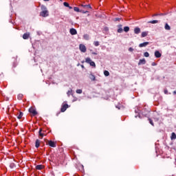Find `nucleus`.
Masks as SVG:
<instances>
[{
  "mask_svg": "<svg viewBox=\"0 0 176 176\" xmlns=\"http://www.w3.org/2000/svg\"><path fill=\"white\" fill-rule=\"evenodd\" d=\"M41 10L42 12H40V16H41V17H47V16H49V11L46 6L44 5L41 6Z\"/></svg>",
  "mask_w": 176,
  "mask_h": 176,
  "instance_id": "1",
  "label": "nucleus"
},
{
  "mask_svg": "<svg viewBox=\"0 0 176 176\" xmlns=\"http://www.w3.org/2000/svg\"><path fill=\"white\" fill-rule=\"evenodd\" d=\"M85 63H87V64H89L91 65V67H94V68H96V63H94V61L91 60V58H87L85 59Z\"/></svg>",
  "mask_w": 176,
  "mask_h": 176,
  "instance_id": "2",
  "label": "nucleus"
},
{
  "mask_svg": "<svg viewBox=\"0 0 176 176\" xmlns=\"http://www.w3.org/2000/svg\"><path fill=\"white\" fill-rule=\"evenodd\" d=\"M79 49L82 53H86V46L83 44H80Z\"/></svg>",
  "mask_w": 176,
  "mask_h": 176,
  "instance_id": "3",
  "label": "nucleus"
},
{
  "mask_svg": "<svg viewBox=\"0 0 176 176\" xmlns=\"http://www.w3.org/2000/svg\"><path fill=\"white\" fill-rule=\"evenodd\" d=\"M118 27V30L117 32H118V34H122V32H123V25L120 24L117 25Z\"/></svg>",
  "mask_w": 176,
  "mask_h": 176,
  "instance_id": "4",
  "label": "nucleus"
},
{
  "mask_svg": "<svg viewBox=\"0 0 176 176\" xmlns=\"http://www.w3.org/2000/svg\"><path fill=\"white\" fill-rule=\"evenodd\" d=\"M88 78H90V80H91V82H96V76H94V74H93V73H90L88 76Z\"/></svg>",
  "mask_w": 176,
  "mask_h": 176,
  "instance_id": "5",
  "label": "nucleus"
},
{
  "mask_svg": "<svg viewBox=\"0 0 176 176\" xmlns=\"http://www.w3.org/2000/svg\"><path fill=\"white\" fill-rule=\"evenodd\" d=\"M29 112L32 113L34 116L38 115V112H36V110H35L34 108L29 109Z\"/></svg>",
  "mask_w": 176,
  "mask_h": 176,
  "instance_id": "6",
  "label": "nucleus"
},
{
  "mask_svg": "<svg viewBox=\"0 0 176 176\" xmlns=\"http://www.w3.org/2000/svg\"><path fill=\"white\" fill-rule=\"evenodd\" d=\"M67 108H68V104H63L60 109L61 112H65Z\"/></svg>",
  "mask_w": 176,
  "mask_h": 176,
  "instance_id": "7",
  "label": "nucleus"
},
{
  "mask_svg": "<svg viewBox=\"0 0 176 176\" xmlns=\"http://www.w3.org/2000/svg\"><path fill=\"white\" fill-rule=\"evenodd\" d=\"M69 33L71 34V35H76V34H78V32L76 30L75 28H71L69 30Z\"/></svg>",
  "mask_w": 176,
  "mask_h": 176,
  "instance_id": "8",
  "label": "nucleus"
},
{
  "mask_svg": "<svg viewBox=\"0 0 176 176\" xmlns=\"http://www.w3.org/2000/svg\"><path fill=\"white\" fill-rule=\"evenodd\" d=\"M148 45H149V42H144V43H140L139 45V47H146V46H148Z\"/></svg>",
  "mask_w": 176,
  "mask_h": 176,
  "instance_id": "9",
  "label": "nucleus"
},
{
  "mask_svg": "<svg viewBox=\"0 0 176 176\" xmlns=\"http://www.w3.org/2000/svg\"><path fill=\"white\" fill-rule=\"evenodd\" d=\"M48 145L52 146V148H56V143L52 140L48 141Z\"/></svg>",
  "mask_w": 176,
  "mask_h": 176,
  "instance_id": "10",
  "label": "nucleus"
},
{
  "mask_svg": "<svg viewBox=\"0 0 176 176\" xmlns=\"http://www.w3.org/2000/svg\"><path fill=\"white\" fill-rule=\"evenodd\" d=\"M155 56L156 57V58H160V57H162V54L159 51H155Z\"/></svg>",
  "mask_w": 176,
  "mask_h": 176,
  "instance_id": "11",
  "label": "nucleus"
},
{
  "mask_svg": "<svg viewBox=\"0 0 176 176\" xmlns=\"http://www.w3.org/2000/svg\"><path fill=\"white\" fill-rule=\"evenodd\" d=\"M141 32V29L138 27L135 28L134 29V33L138 35Z\"/></svg>",
  "mask_w": 176,
  "mask_h": 176,
  "instance_id": "12",
  "label": "nucleus"
},
{
  "mask_svg": "<svg viewBox=\"0 0 176 176\" xmlns=\"http://www.w3.org/2000/svg\"><path fill=\"white\" fill-rule=\"evenodd\" d=\"M35 146L36 148H39V146H41V140H39L38 139L36 140Z\"/></svg>",
  "mask_w": 176,
  "mask_h": 176,
  "instance_id": "13",
  "label": "nucleus"
},
{
  "mask_svg": "<svg viewBox=\"0 0 176 176\" xmlns=\"http://www.w3.org/2000/svg\"><path fill=\"white\" fill-rule=\"evenodd\" d=\"M45 166L43 165H37L36 166V170H43Z\"/></svg>",
  "mask_w": 176,
  "mask_h": 176,
  "instance_id": "14",
  "label": "nucleus"
},
{
  "mask_svg": "<svg viewBox=\"0 0 176 176\" xmlns=\"http://www.w3.org/2000/svg\"><path fill=\"white\" fill-rule=\"evenodd\" d=\"M23 38L24 39H28V38H30V32L25 33V34L23 35Z\"/></svg>",
  "mask_w": 176,
  "mask_h": 176,
  "instance_id": "15",
  "label": "nucleus"
},
{
  "mask_svg": "<svg viewBox=\"0 0 176 176\" xmlns=\"http://www.w3.org/2000/svg\"><path fill=\"white\" fill-rule=\"evenodd\" d=\"M146 63V61L145 60V58H143V59H140L139 60V63H138V65H141V64H145Z\"/></svg>",
  "mask_w": 176,
  "mask_h": 176,
  "instance_id": "16",
  "label": "nucleus"
},
{
  "mask_svg": "<svg viewBox=\"0 0 176 176\" xmlns=\"http://www.w3.org/2000/svg\"><path fill=\"white\" fill-rule=\"evenodd\" d=\"M83 38L85 39V41H89V39H90V35L85 34L83 35Z\"/></svg>",
  "mask_w": 176,
  "mask_h": 176,
  "instance_id": "17",
  "label": "nucleus"
},
{
  "mask_svg": "<svg viewBox=\"0 0 176 176\" xmlns=\"http://www.w3.org/2000/svg\"><path fill=\"white\" fill-rule=\"evenodd\" d=\"M170 140H176V134L175 133L173 132L170 136Z\"/></svg>",
  "mask_w": 176,
  "mask_h": 176,
  "instance_id": "18",
  "label": "nucleus"
},
{
  "mask_svg": "<svg viewBox=\"0 0 176 176\" xmlns=\"http://www.w3.org/2000/svg\"><path fill=\"white\" fill-rule=\"evenodd\" d=\"M164 28H165V30H166L167 31H170V30H171V27H170L168 23H166V24H165Z\"/></svg>",
  "mask_w": 176,
  "mask_h": 176,
  "instance_id": "19",
  "label": "nucleus"
},
{
  "mask_svg": "<svg viewBox=\"0 0 176 176\" xmlns=\"http://www.w3.org/2000/svg\"><path fill=\"white\" fill-rule=\"evenodd\" d=\"M82 6L85 9H91V6L90 5H82Z\"/></svg>",
  "mask_w": 176,
  "mask_h": 176,
  "instance_id": "20",
  "label": "nucleus"
},
{
  "mask_svg": "<svg viewBox=\"0 0 176 176\" xmlns=\"http://www.w3.org/2000/svg\"><path fill=\"white\" fill-rule=\"evenodd\" d=\"M148 32H143L142 33V38H145V36H148Z\"/></svg>",
  "mask_w": 176,
  "mask_h": 176,
  "instance_id": "21",
  "label": "nucleus"
},
{
  "mask_svg": "<svg viewBox=\"0 0 176 176\" xmlns=\"http://www.w3.org/2000/svg\"><path fill=\"white\" fill-rule=\"evenodd\" d=\"M38 135L40 137H41V138H43V136L45 135L43 133H42V129H39V131H38Z\"/></svg>",
  "mask_w": 176,
  "mask_h": 176,
  "instance_id": "22",
  "label": "nucleus"
},
{
  "mask_svg": "<svg viewBox=\"0 0 176 176\" xmlns=\"http://www.w3.org/2000/svg\"><path fill=\"white\" fill-rule=\"evenodd\" d=\"M124 32H129V31H130V28L129 26L124 27Z\"/></svg>",
  "mask_w": 176,
  "mask_h": 176,
  "instance_id": "23",
  "label": "nucleus"
},
{
  "mask_svg": "<svg viewBox=\"0 0 176 176\" xmlns=\"http://www.w3.org/2000/svg\"><path fill=\"white\" fill-rule=\"evenodd\" d=\"M74 12H77L78 13L82 12V10H80L79 9V8H78V7H74Z\"/></svg>",
  "mask_w": 176,
  "mask_h": 176,
  "instance_id": "24",
  "label": "nucleus"
},
{
  "mask_svg": "<svg viewBox=\"0 0 176 176\" xmlns=\"http://www.w3.org/2000/svg\"><path fill=\"white\" fill-rule=\"evenodd\" d=\"M148 23H150L151 24H157V23H159V21L153 20V21H149Z\"/></svg>",
  "mask_w": 176,
  "mask_h": 176,
  "instance_id": "25",
  "label": "nucleus"
},
{
  "mask_svg": "<svg viewBox=\"0 0 176 176\" xmlns=\"http://www.w3.org/2000/svg\"><path fill=\"white\" fill-rule=\"evenodd\" d=\"M104 76H109V72H108L107 70H105L104 72Z\"/></svg>",
  "mask_w": 176,
  "mask_h": 176,
  "instance_id": "26",
  "label": "nucleus"
},
{
  "mask_svg": "<svg viewBox=\"0 0 176 176\" xmlns=\"http://www.w3.org/2000/svg\"><path fill=\"white\" fill-rule=\"evenodd\" d=\"M94 46H100V42H98V41H94Z\"/></svg>",
  "mask_w": 176,
  "mask_h": 176,
  "instance_id": "27",
  "label": "nucleus"
},
{
  "mask_svg": "<svg viewBox=\"0 0 176 176\" xmlns=\"http://www.w3.org/2000/svg\"><path fill=\"white\" fill-rule=\"evenodd\" d=\"M76 93H77V94H82V89H77L76 91Z\"/></svg>",
  "mask_w": 176,
  "mask_h": 176,
  "instance_id": "28",
  "label": "nucleus"
},
{
  "mask_svg": "<svg viewBox=\"0 0 176 176\" xmlns=\"http://www.w3.org/2000/svg\"><path fill=\"white\" fill-rule=\"evenodd\" d=\"M18 100H22L23 98V94H19L17 96Z\"/></svg>",
  "mask_w": 176,
  "mask_h": 176,
  "instance_id": "29",
  "label": "nucleus"
},
{
  "mask_svg": "<svg viewBox=\"0 0 176 176\" xmlns=\"http://www.w3.org/2000/svg\"><path fill=\"white\" fill-rule=\"evenodd\" d=\"M23 118V113L20 112L18 116V119H21Z\"/></svg>",
  "mask_w": 176,
  "mask_h": 176,
  "instance_id": "30",
  "label": "nucleus"
},
{
  "mask_svg": "<svg viewBox=\"0 0 176 176\" xmlns=\"http://www.w3.org/2000/svg\"><path fill=\"white\" fill-rule=\"evenodd\" d=\"M148 122L151 124V126H154L153 121L151 118H148Z\"/></svg>",
  "mask_w": 176,
  "mask_h": 176,
  "instance_id": "31",
  "label": "nucleus"
},
{
  "mask_svg": "<svg viewBox=\"0 0 176 176\" xmlns=\"http://www.w3.org/2000/svg\"><path fill=\"white\" fill-rule=\"evenodd\" d=\"M63 5H64V6H65L66 8L69 7V4L68 3H67V2H64V3H63Z\"/></svg>",
  "mask_w": 176,
  "mask_h": 176,
  "instance_id": "32",
  "label": "nucleus"
},
{
  "mask_svg": "<svg viewBox=\"0 0 176 176\" xmlns=\"http://www.w3.org/2000/svg\"><path fill=\"white\" fill-rule=\"evenodd\" d=\"M10 168H14V167H15L14 164V163H11V164H10Z\"/></svg>",
  "mask_w": 176,
  "mask_h": 176,
  "instance_id": "33",
  "label": "nucleus"
},
{
  "mask_svg": "<svg viewBox=\"0 0 176 176\" xmlns=\"http://www.w3.org/2000/svg\"><path fill=\"white\" fill-rule=\"evenodd\" d=\"M144 57H149V53L148 52H144Z\"/></svg>",
  "mask_w": 176,
  "mask_h": 176,
  "instance_id": "34",
  "label": "nucleus"
},
{
  "mask_svg": "<svg viewBox=\"0 0 176 176\" xmlns=\"http://www.w3.org/2000/svg\"><path fill=\"white\" fill-rule=\"evenodd\" d=\"M129 52H134V48H133V47H129Z\"/></svg>",
  "mask_w": 176,
  "mask_h": 176,
  "instance_id": "35",
  "label": "nucleus"
},
{
  "mask_svg": "<svg viewBox=\"0 0 176 176\" xmlns=\"http://www.w3.org/2000/svg\"><path fill=\"white\" fill-rule=\"evenodd\" d=\"M71 93H72V91H67V96H68V97H69V96H71Z\"/></svg>",
  "mask_w": 176,
  "mask_h": 176,
  "instance_id": "36",
  "label": "nucleus"
},
{
  "mask_svg": "<svg viewBox=\"0 0 176 176\" xmlns=\"http://www.w3.org/2000/svg\"><path fill=\"white\" fill-rule=\"evenodd\" d=\"M164 94H168V91L167 89H165V90H164Z\"/></svg>",
  "mask_w": 176,
  "mask_h": 176,
  "instance_id": "37",
  "label": "nucleus"
},
{
  "mask_svg": "<svg viewBox=\"0 0 176 176\" xmlns=\"http://www.w3.org/2000/svg\"><path fill=\"white\" fill-rule=\"evenodd\" d=\"M80 12L85 14V13H87V11L82 10V12Z\"/></svg>",
  "mask_w": 176,
  "mask_h": 176,
  "instance_id": "38",
  "label": "nucleus"
},
{
  "mask_svg": "<svg viewBox=\"0 0 176 176\" xmlns=\"http://www.w3.org/2000/svg\"><path fill=\"white\" fill-rule=\"evenodd\" d=\"M92 54H94L95 56H97V53H96V52H92Z\"/></svg>",
  "mask_w": 176,
  "mask_h": 176,
  "instance_id": "39",
  "label": "nucleus"
},
{
  "mask_svg": "<svg viewBox=\"0 0 176 176\" xmlns=\"http://www.w3.org/2000/svg\"><path fill=\"white\" fill-rule=\"evenodd\" d=\"M152 65H153V66H155V65H156V63H152Z\"/></svg>",
  "mask_w": 176,
  "mask_h": 176,
  "instance_id": "40",
  "label": "nucleus"
},
{
  "mask_svg": "<svg viewBox=\"0 0 176 176\" xmlns=\"http://www.w3.org/2000/svg\"><path fill=\"white\" fill-rule=\"evenodd\" d=\"M68 8H69V9H72V6H69Z\"/></svg>",
  "mask_w": 176,
  "mask_h": 176,
  "instance_id": "41",
  "label": "nucleus"
},
{
  "mask_svg": "<svg viewBox=\"0 0 176 176\" xmlns=\"http://www.w3.org/2000/svg\"><path fill=\"white\" fill-rule=\"evenodd\" d=\"M82 68H85V66L83 65H81Z\"/></svg>",
  "mask_w": 176,
  "mask_h": 176,
  "instance_id": "42",
  "label": "nucleus"
},
{
  "mask_svg": "<svg viewBox=\"0 0 176 176\" xmlns=\"http://www.w3.org/2000/svg\"><path fill=\"white\" fill-rule=\"evenodd\" d=\"M45 1V2H49L50 0H43Z\"/></svg>",
  "mask_w": 176,
  "mask_h": 176,
  "instance_id": "43",
  "label": "nucleus"
},
{
  "mask_svg": "<svg viewBox=\"0 0 176 176\" xmlns=\"http://www.w3.org/2000/svg\"><path fill=\"white\" fill-rule=\"evenodd\" d=\"M173 94H176V90L173 91Z\"/></svg>",
  "mask_w": 176,
  "mask_h": 176,
  "instance_id": "44",
  "label": "nucleus"
},
{
  "mask_svg": "<svg viewBox=\"0 0 176 176\" xmlns=\"http://www.w3.org/2000/svg\"><path fill=\"white\" fill-rule=\"evenodd\" d=\"M153 16H159V14H154Z\"/></svg>",
  "mask_w": 176,
  "mask_h": 176,
  "instance_id": "45",
  "label": "nucleus"
},
{
  "mask_svg": "<svg viewBox=\"0 0 176 176\" xmlns=\"http://www.w3.org/2000/svg\"><path fill=\"white\" fill-rule=\"evenodd\" d=\"M138 116H135V118H137Z\"/></svg>",
  "mask_w": 176,
  "mask_h": 176,
  "instance_id": "46",
  "label": "nucleus"
},
{
  "mask_svg": "<svg viewBox=\"0 0 176 176\" xmlns=\"http://www.w3.org/2000/svg\"><path fill=\"white\" fill-rule=\"evenodd\" d=\"M158 120L157 119H155V121H157Z\"/></svg>",
  "mask_w": 176,
  "mask_h": 176,
  "instance_id": "47",
  "label": "nucleus"
},
{
  "mask_svg": "<svg viewBox=\"0 0 176 176\" xmlns=\"http://www.w3.org/2000/svg\"><path fill=\"white\" fill-rule=\"evenodd\" d=\"M82 168H83V165H82Z\"/></svg>",
  "mask_w": 176,
  "mask_h": 176,
  "instance_id": "48",
  "label": "nucleus"
}]
</instances>
